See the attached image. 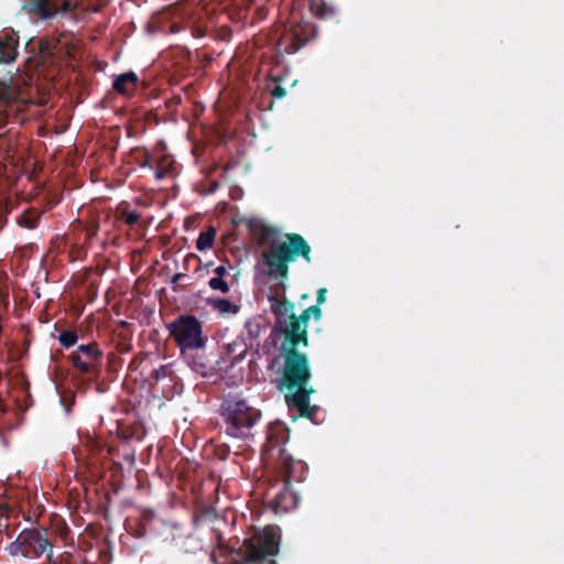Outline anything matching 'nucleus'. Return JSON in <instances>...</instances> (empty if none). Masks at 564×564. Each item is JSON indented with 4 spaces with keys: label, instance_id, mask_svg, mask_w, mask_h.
<instances>
[{
    "label": "nucleus",
    "instance_id": "1",
    "mask_svg": "<svg viewBox=\"0 0 564 564\" xmlns=\"http://www.w3.org/2000/svg\"><path fill=\"white\" fill-rule=\"evenodd\" d=\"M258 242L267 247L262 251V261L268 267V275L279 280L275 294L268 296L271 312L275 317L274 328L283 336L279 350L299 349L301 345L307 347V329L296 319L294 303L283 294L289 280V264L299 258L311 263L312 248L305 238L296 232L285 234L284 240L281 241L278 229L271 226L261 228Z\"/></svg>",
    "mask_w": 564,
    "mask_h": 564
},
{
    "label": "nucleus",
    "instance_id": "2",
    "mask_svg": "<svg viewBox=\"0 0 564 564\" xmlns=\"http://www.w3.org/2000/svg\"><path fill=\"white\" fill-rule=\"evenodd\" d=\"M279 351L282 366L276 372V388L285 392V402L290 409L316 423L315 415L319 406L310 403L311 395L316 393V389L311 384L313 373L308 356L299 349Z\"/></svg>",
    "mask_w": 564,
    "mask_h": 564
},
{
    "label": "nucleus",
    "instance_id": "3",
    "mask_svg": "<svg viewBox=\"0 0 564 564\" xmlns=\"http://www.w3.org/2000/svg\"><path fill=\"white\" fill-rule=\"evenodd\" d=\"M219 414L224 432L235 438H250L252 429L261 419V411L239 394H227L220 404Z\"/></svg>",
    "mask_w": 564,
    "mask_h": 564
},
{
    "label": "nucleus",
    "instance_id": "4",
    "mask_svg": "<svg viewBox=\"0 0 564 564\" xmlns=\"http://www.w3.org/2000/svg\"><path fill=\"white\" fill-rule=\"evenodd\" d=\"M280 534L276 527L268 525L246 539L235 551L237 564H276Z\"/></svg>",
    "mask_w": 564,
    "mask_h": 564
},
{
    "label": "nucleus",
    "instance_id": "5",
    "mask_svg": "<svg viewBox=\"0 0 564 564\" xmlns=\"http://www.w3.org/2000/svg\"><path fill=\"white\" fill-rule=\"evenodd\" d=\"M53 547L54 543L47 529L26 528L18 534L6 550L12 556L35 560L43 555L47 558V553H51Z\"/></svg>",
    "mask_w": 564,
    "mask_h": 564
},
{
    "label": "nucleus",
    "instance_id": "6",
    "mask_svg": "<svg viewBox=\"0 0 564 564\" xmlns=\"http://www.w3.org/2000/svg\"><path fill=\"white\" fill-rule=\"evenodd\" d=\"M167 329L181 354L206 346L207 337L203 334V325L194 315H180L167 325Z\"/></svg>",
    "mask_w": 564,
    "mask_h": 564
},
{
    "label": "nucleus",
    "instance_id": "7",
    "mask_svg": "<svg viewBox=\"0 0 564 564\" xmlns=\"http://www.w3.org/2000/svg\"><path fill=\"white\" fill-rule=\"evenodd\" d=\"M285 437V431L281 430L276 436L271 432L267 437V449L272 456L276 457V468L283 475L281 482L292 485L293 481H303L305 479V463L294 459L288 451L281 445V441Z\"/></svg>",
    "mask_w": 564,
    "mask_h": 564
},
{
    "label": "nucleus",
    "instance_id": "8",
    "mask_svg": "<svg viewBox=\"0 0 564 564\" xmlns=\"http://www.w3.org/2000/svg\"><path fill=\"white\" fill-rule=\"evenodd\" d=\"M73 367L90 380H97L101 375L104 351L98 343L79 345L68 356Z\"/></svg>",
    "mask_w": 564,
    "mask_h": 564
},
{
    "label": "nucleus",
    "instance_id": "9",
    "mask_svg": "<svg viewBox=\"0 0 564 564\" xmlns=\"http://www.w3.org/2000/svg\"><path fill=\"white\" fill-rule=\"evenodd\" d=\"M317 36V28L310 21H293L285 28L278 41L281 53L294 54Z\"/></svg>",
    "mask_w": 564,
    "mask_h": 564
},
{
    "label": "nucleus",
    "instance_id": "10",
    "mask_svg": "<svg viewBox=\"0 0 564 564\" xmlns=\"http://www.w3.org/2000/svg\"><path fill=\"white\" fill-rule=\"evenodd\" d=\"M268 507L275 513H286L299 503V496L292 490V485L281 482L279 479L267 489L264 494Z\"/></svg>",
    "mask_w": 564,
    "mask_h": 564
},
{
    "label": "nucleus",
    "instance_id": "11",
    "mask_svg": "<svg viewBox=\"0 0 564 564\" xmlns=\"http://www.w3.org/2000/svg\"><path fill=\"white\" fill-rule=\"evenodd\" d=\"M181 356L194 372L204 378L213 377L221 369L219 360L206 351V346L193 348Z\"/></svg>",
    "mask_w": 564,
    "mask_h": 564
},
{
    "label": "nucleus",
    "instance_id": "12",
    "mask_svg": "<svg viewBox=\"0 0 564 564\" xmlns=\"http://www.w3.org/2000/svg\"><path fill=\"white\" fill-rule=\"evenodd\" d=\"M23 9L39 20H50L58 13L73 12L76 6L72 0H24Z\"/></svg>",
    "mask_w": 564,
    "mask_h": 564
},
{
    "label": "nucleus",
    "instance_id": "13",
    "mask_svg": "<svg viewBox=\"0 0 564 564\" xmlns=\"http://www.w3.org/2000/svg\"><path fill=\"white\" fill-rule=\"evenodd\" d=\"M139 83L138 75L130 70L118 75L113 80L112 88L119 95L129 97L137 90Z\"/></svg>",
    "mask_w": 564,
    "mask_h": 564
},
{
    "label": "nucleus",
    "instance_id": "14",
    "mask_svg": "<svg viewBox=\"0 0 564 564\" xmlns=\"http://www.w3.org/2000/svg\"><path fill=\"white\" fill-rule=\"evenodd\" d=\"M18 40L11 34H0V63H11L17 56Z\"/></svg>",
    "mask_w": 564,
    "mask_h": 564
},
{
    "label": "nucleus",
    "instance_id": "15",
    "mask_svg": "<svg viewBox=\"0 0 564 564\" xmlns=\"http://www.w3.org/2000/svg\"><path fill=\"white\" fill-rule=\"evenodd\" d=\"M248 351L247 344L243 339H235L234 341L224 346V354L230 361V366L240 362Z\"/></svg>",
    "mask_w": 564,
    "mask_h": 564
},
{
    "label": "nucleus",
    "instance_id": "16",
    "mask_svg": "<svg viewBox=\"0 0 564 564\" xmlns=\"http://www.w3.org/2000/svg\"><path fill=\"white\" fill-rule=\"evenodd\" d=\"M214 26L215 23L210 18H207L203 12H198L197 17L193 18L191 32L194 37L200 39L205 36L207 32Z\"/></svg>",
    "mask_w": 564,
    "mask_h": 564
},
{
    "label": "nucleus",
    "instance_id": "17",
    "mask_svg": "<svg viewBox=\"0 0 564 564\" xmlns=\"http://www.w3.org/2000/svg\"><path fill=\"white\" fill-rule=\"evenodd\" d=\"M310 11L319 19H330L335 11L324 0H310Z\"/></svg>",
    "mask_w": 564,
    "mask_h": 564
},
{
    "label": "nucleus",
    "instance_id": "18",
    "mask_svg": "<svg viewBox=\"0 0 564 564\" xmlns=\"http://www.w3.org/2000/svg\"><path fill=\"white\" fill-rule=\"evenodd\" d=\"M118 435L124 441H142L145 433L140 426H122L118 430Z\"/></svg>",
    "mask_w": 564,
    "mask_h": 564
},
{
    "label": "nucleus",
    "instance_id": "19",
    "mask_svg": "<svg viewBox=\"0 0 564 564\" xmlns=\"http://www.w3.org/2000/svg\"><path fill=\"white\" fill-rule=\"evenodd\" d=\"M216 237V230L214 227H209L207 230L202 231L196 240V249L204 251L213 247Z\"/></svg>",
    "mask_w": 564,
    "mask_h": 564
},
{
    "label": "nucleus",
    "instance_id": "20",
    "mask_svg": "<svg viewBox=\"0 0 564 564\" xmlns=\"http://www.w3.org/2000/svg\"><path fill=\"white\" fill-rule=\"evenodd\" d=\"M210 305L220 314H237L239 312V306L227 299H214L210 301Z\"/></svg>",
    "mask_w": 564,
    "mask_h": 564
},
{
    "label": "nucleus",
    "instance_id": "21",
    "mask_svg": "<svg viewBox=\"0 0 564 564\" xmlns=\"http://www.w3.org/2000/svg\"><path fill=\"white\" fill-rule=\"evenodd\" d=\"M174 174V161L169 158H162L156 162L155 178L161 181Z\"/></svg>",
    "mask_w": 564,
    "mask_h": 564
},
{
    "label": "nucleus",
    "instance_id": "22",
    "mask_svg": "<svg viewBox=\"0 0 564 564\" xmlns=\"http://www.w3.org/2000/svg\"><path fill=\"white\" fill-rule=\"evenodd\" d=\"M40 215L34 210L24 212L18 219V224L28 229H33L37 226Z\"/></svg>",
    "mask_w": 564,
    "mask_h": 564
},
{
    "label": "nucleus",
    "instance_id": "23",
    "mask_svg": "<svg viewBox=\"0 0 564 564\" xmlns=\"http://www.w3.org/2000/svg\"><path fill=\"white\" fill-rule=\"evenodd\" d=\"M117 218L128 226L132 227L138 224L140 215L135 210H129L127 208H119Z\"/></svg>",
    "mask_w": 564,
    "mask_h": 564
},
{
    "label": "nucleus",
    "instance_id": "24",
    "mask_svg": "<svg viewBox=\"0 0 564 564\" xmlns=\"http://www.w3.org/2000/svg\"><path fill=\"white\" fill-rule=\"evenodd\" d=\"M57 339L64 348L68 349L76 345L78 340V335L75 330L67 329L61 332Z\"/></svg>",
    "mask_w": 564,
    "mask_h": 564
},
{
    "label": "nucleus",
    "instance_id": "25",
    "mask_svg": "<svg viewBox=\"0 0 564 564\" xmlns=\"http://www.w3.org/2000/svg\"><path fill=\"white\" fill-rule=\"evenodd\" d=\"M48 564H75L73 554L70 552H63L58 555H54L53 551L47 553Z\"/></svg>",
    "mask_w": 564,
    "mask_h": 564
},
{
    "label": "nucleus",
    "instance_id": "26",
    "mask_svg": "<svg viewBox=\"0 0 564 564\" xmlns=\"http://www.w3.org/2000/svg\"><path fill=\"white\" fill-rule=\"evenodd\" d=\"M208 285L212 290L220 291L224 294H227L230 291L229 284L220 276L209 279Z\"/></svg>",
    "mask_w": 564,
    "mask_h": 564
},
{
    "label": "nucleus",
    "instance_id": "27",
    "mask_svg": "<svg viewBox=\"0 0 564 564\" xmlns=\"http://www.w3.org/2000/svg\"><path fill=\"white\" fill-rule=\"evenodd\" d=\"M137 162L140 165V167H153L154 160L152 155L148 151H142L141 156L137 158Z\"/></svg>",
    "mask_w": 564,
    "mask_h": 564
},
{
    "label": "nucleus",
    "instance_id": "28",
    "mask_svg": "<svg viewBox=\"0 0 564 564\" xmlns=\"http://www.w3.org/2000/svg\"><path fill=\"white\" fill-rule=\"evenodd\" d=\"M270 94L276 99H281L286 95V89L282 87L278 79H274V84L269 87Z\"/></svg>",
    "mask_w": 564,
    "mask_h": 564
},
{
    "label": "nucleus",
    "instance_id": "29",
    "mask_svg": "<svg viewBox=\"0 0 564 564\" xmlns=\"http://www.w3.org/2000/svg\"><path fill=\"white\" fill-rule=\"evenodd\" d=\"M170 372H171V370H170L169 366L162 365L158 369L152 371L151 377L154 380L160 381V380L164 379L165 377H167L170 375Z\"/></svg>",
    "mask_w": 564,
    "mask_h": 564
},
{
    "label": "nucleus",
    "instance_id": "30",
    "mask_svg": "<svg viewBox=\"0 0 564 564\" xmlns=\"http://www.w3.org/2000/svg\"><path fill=\"white\" fill-rule=\"evenodd\" d=\"M98 231H99V224L97 221H93V223L88 224L85 227L86 240L90 241L94 237L97 236Z\"/></svg>",
    "mask_w": 564,
    "mask_h": 564
},
{
    "label": "nucleus",
    "instance_id": "31",
    "mask_svg": "<svg viewBox=\"0 0 564 564\" xmlns=\"http://www.w3.org/2000/svg\"><path fill=\"white\" fill-rule=\"evenodd\" d=\"M307 310L316 322H318L322 318L321 305L315 304V305L307 307Z\"/></svg>",
    "mask_w": 564,
    "mask_h": 564
},
{
    "label": "nucleus",
    "instance_id": "32",
    "mask_svg": "<svg viewBox=\"0 0 564 564\" xmlns=\"http://www.w3.org/2000/svg\"><path fill=\"white\" fill-rule=\"evenodd\" d=\"M312 315L310 314L308 310L305 308L299 316L296 315V319L301 321L302 325H305V329H307V323Z\"/></svg>",
    "mask_w": 564,
    "mask_h": 564
},
{
    "label": "nucleus",
    "instance_id": "33",
    "mask_svg": "<svg viewBox=\"0 0 564 564\" xmlns=\"http://www.w3.org/2000/svg\"><path fill=\"white\" fill-rule=\"evenodd\" d=\"M9 527V517L7 514H0V533L7 532Z\"/></svg>",
    "mask_w": 564,
    "mask_h": 564
},
{
    "label": "nucleus",
    "instance_id": "34",
    "mask_svg": "<svg viewBox=\"0 0 564 564\" xmlns=\"http://www.w3.org/2000/svg\"><path fill=\"white\" fill-rule=\"evenodd\" d=\"M326 293H327V290L325 288H321L318 291H317V297H316V304L318 305H322L323 303H325L326 301Z\"/></svg>",
    "mask_w": 564,
    "mask_h": 564
},
{
    "label": "nucleus",
    "instance_id": "35",
    "mask_svg": "<svg viewBox=\"0 0 564 564\" xmlns=\"http://www.w3.org/2000/svg\"><path fill=\"white\" fill-rule=\"evenodd\" d=\"M217 454L220 459H227L229 455V447L227 445H221L217 448Z\"/></svg>",
    "mask_w": 564,
    "mask_h": 564
},
{
    "label": "nucleus",
    "instance_id": "36",
    "mask_svg": "<svg viewBox=\"0 0 564 564\" xmlns=\"http://www.w3.org/2000/svg\"><path fill=\"white\" fill-rule=\"evenodd\" d=\"M214 272L216 276L224 278L228 273V270L225 265H218L214 269Z\"/></svg>",
    "mask_w": 564,
    "mask_h": 564
},
{
    "label": "nucleus",
    "instance_id": "37",
    "mask_svg": "<svg viewBox=\"0 0 564 564\" xmlns=\"http://www.w3.org/2000/svg\"><path fill=\"white\" fill-rule=\"evenodd\" d=\"M185 276L184 273H176L173 278H172V283H176L177 281H180L181 279H183Z\"/></svg>",
    "mask_w": 564,
    "mask_h": 564
},
{
    "label": "nucleus",
    "instance_id": "38",
    "mask_svg": "<svg viewBox=\"0 0 564 564\" xmlns=\"http://www.w3.org/2000/svg\"><path fill=\"white\" fill-rule=\"evenodd\" d=\"M178 31H180V28H178L176 24H173V25L171 26V32L176 33V32H178Z\"/></svg>",
    "mask_w": 564,
    "mask_h": 564
},
{
    "label": "nucleus",
    "instance_id": "39",
    "mask_svg": "<svg viewBox=\"0 0 564 564\" xmlns=\"http://www.w3.org/2000/svg\"><path fill=\"white\" fill-rule=\"evenodd\" d=\"M3 225H4V219L0 216V230L2 229Z\"/></svg>",
    "mask_w": 564,
    "mask_h": 564
},
{
    "label": "nucleus",
    "instance_id": "40",
    "mask_svg": "<svg viewBox=\"0 0 564 564\" xmlns=\"http://www.w3.org/2000/svg\"><path fill=\"white\" fill-rule=\"evenodd\" d=\"M307 297H308V295H307V294H303V295H302V299H304V300H307Z\"/></svg>",
    "mask_w": 564,
    "mask_h": 564
}]
</instances>
